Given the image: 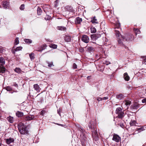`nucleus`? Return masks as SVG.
Segmentation results:
<instances>
[{
    "label": "nucleus",
    "instance_id": "obj_1",
    "mask_svg": "<svg viewBox=\"0 0 146 146\" xmlns=\"http://www.w3.org/2000/svg\"><path fill=\"white\" fill-rule=\"evenodd\" d=\"M88 127L90 129L92 130V135L95 141L98 140L99 138L97 131V129L96 128L95 125L94 124H92V122H90L89 123Z\"/></svg>",
    "mask_w": 146,
    "mask_h": 146
},
{
    "label": "nucleus",
    "instance_id": "obj_2",
    "mask_svg": "<svg viewBox=\"0 0 146 146\" xmlns=\"http://www.w3.org/2000/svg\"><path fill=\"white\" fill-rule=\"evenodd\" d=\"M115 113L118 115V117L119 118H121L124 115V113L122 111V109L120 107H118L116 108Z\"/></svg>",
    "mask_w": 146,
    "mask_h": 146
},
{
    "label": "nucleus",
    "instance_id": "obj_3",
    "mask_svg": "<svg viewBox=\"0 0 146 146\" xmlns=\"http://www.w3.org/2000/svg\"><path fill=\"white\" fill-rule=\"evenodd\" d=\"M131 103V102L129 100H126L124 101L122 104V108H123V107H124L125 110L127 109Z\"/></svg>",
    "mask_w": 146,
    "mask_h": 146
},
{
    "label": "nucleus",
    "instance_id": "obj_4",
    "mask_svg": "<svg viewBox=\"0 0 146 146\" xmlns=\"http://www.w3.org/2000/svg\"><path fill=\"white\" fill-rule=\"evenodd\" d=\"M36 118L33 115H30L28 116H25L24 117V119L26 121H30L33 119H35Z\"/></svg>",
    "mask_w": 146,
    "mask_h": 146
},
{
    "label": "nucleus",
    "instance_id": "obj_5",
    "mask_svg": "<svg viewBox=\"0 0 146 146\" xmlns=\"http://www.w3.org/2000/svg\"><path fill=\"white\" fill-rule=\"evenodd\" d=\"M81 40L85 43H88L89 41V38L87 35H84L82 36Z\"/></svg>",
    "mask_w": 146,
    "mask_h": 146
},
{
    "label": "nucleus",
    "instance_id": "obj_6",
    "mask_svg": "<svg viewBox=\"0 0 146 146\" xmlns=\"http://www.w3.org/2000/svg\"><path fill=\"white\" fill-rule=\"evenodd\" d=\"M19 131L21 134L27 135L28 134V131L27 129V127L19 130Z\"/></svg>",
    "mask_w": 146,
    "mask_h": 146
},
{
    "label": "nucleus",
    "instance_id": "obj_7",
    "mask_svg": "<svg viewBox=\"0 0 146 146\" xmlns=\"http://www.w3.org/2000/svg\"><path fill=\"white\" fill-rule=\"evenodd\" d=\"M112 140L117 142H119L121 141V138L118 135L114 134Z\"/></svg>",
    "mask_w": 146,
    "mask_h": 146
},
{
    "label": "nucleus",
    "instance_id": "obj_8",
    "mask_svg": "<svg viewBox=\"0 0 146 146\" xmlns=\"http://www.w3.org/2000/svg\"><path fill=\"white\" fill-rule=\"evenodd\" d=\"M14 46L13 47V48L11 50V52L13 54H15L16 52L21 50L23 49V47L21 46L17 47L15 49H14Z\"/></svg>",
    "mask_w": 146,
    "mask_h": 146
},
{
    "label": "nucleus",
    "instance_id": "obj_9",
    "mask_svg": "<svg viewBox=\"0 0 146 146\" xmlns=\"http://www.w3.org/2000/svg\"><path fill=\"white\" fill-rule=\"evenodd\" d=\"M82 20L81 18L77 17L75 19V22L76 24H80L82 22Z\"/></svg>",
    "mask_w": 146,
    "mask_h": 146
},
{
    "label": "nucleus",
    "instance_id": "obj_10",
    "mask_svg": "<svg viewBox=\"0 0 146 146\" xmlns=\"http://www.w3.org/2000/svg\"><path fill=\"white\" fill-rule=\"evenodd\" d=\"M3 7L5 8H9V2L7 1H4L3 3Z\"/></svg>",
    "mask_w": 146,
    "mask_h": 146
},
{
    "label": "nucleus",
    "instance_id": "obj_11",
    "mask_svg": "<svg viewBox=\"0 0 146 146\" xmlns=\"http://www.w3.org/2000/svg\"><path fill=\"white\" fill-rule=\"evenodd\" d=\"M33 88L37 92H40V88L39 85L37 84H35L33 85Z\"/></svg>",
    "mask_w": 146,
    "mask_h": 146
},
{
    "label": "nucleus",
    "instance_id": "obj_12",
    "mask_svg": "<svg viewBox=\"0 0 146 146\" xmlns=\"http://www.w3.org/2000/svg\"><path fill=\"white\" fill-rule=\"evenodd\" d=\"M65 40L67 42H70L71 41V37L69 35H66L64 37Z\"/></svg>",
    "mask_w": 146,
    "mask_h": 146
},
{
    "label": "nucleus",
    "instance_id": "obj_13",
    "mask_svg": "<svg viewBox=\"0 0 146 146\" xmlns=\"http://www.w3.org/2000/svg\"><path fill=\"white\" fill-rule=\"evenodd\" d=\"M115 31L116 36L117 37H118V38H120V37H121V38H122L123 39H125L124 37L121 35L119 31L115 30Z\"/></svg>",
    "mask_w": 146,
    "mask_h": 146
},
{
    "label": "nucleus",
    "instance_id": "obj_14",
    "mask_svg": "<svg viewBox=\"0 0 146 146\" xmlns=\"http://www.w3.org/2000/svg\"><path fill=\"white\" fill-rule=\"evenodd\" d=\"M26 126H25L24 124L22 123H20L18 125V127L19 130L20 129H22L23 128L25 127Z\"/></svg>",
    "mask_w": 146,
    "mask_h": 146
},
{
    "label": "nucleus",
    "instance_id": "obj_15",
    "mask_svg": "<svg viewBox=\"0 0 146 146\" xmlns=\"http://www.w3.org/2000/svg\"><path fill=\"white\" fill-rule=\"evenodd\" d=\"M66 9L69 12H72L73 11V9L71 6H67L65 7Z\"/></svg>",
    "mask_w": 146,
    "mask_h": 146
},
{
    "label": "nucleus",
    "instance_id": "obj_16",
    "mask_svg": "<svg viewBox=\"0 0 146 146\" xmlns=\"http://www.w3.org/2000/svg\"><path fill=\"white\" fill-rule=\"evenodd\" d=\"M124 38L125 39H123V40H124L125 39L126 40H127V39H125L124 37ZM121 39H122V40H123L122 38H121V37H120V38H118V42L120 45L122 46L123 45V42L121 40Z\"/></svg>",
    "mask_w": 146,
    "mask_h": 146
},
{
    "label": "nucleus",
    "instance_id": "obj_17",
    "mask_svg": "<svg viewBox=\"0 0 146 146\" xmlns=\"http://www.w3.org/2000/svg\"><path fill=\"white\" fill-rule=\"evenodd\" d=\"M123 77L124 79L127 81H129L130 79L129 76L128 75L127 73L126 72L124 74Z\"/></svg>",
    "mask_w": 146,
    "mask_h": 146
},
{
    "label": "nucleus",
    "instance_id": "obj_18",
    "mask_svg": "<svg viewBox=\"0 0 146 146\" xmlns=\"http://www.w3.org/2000/svg\"><path fill=\"white\" fill-rule=\"evenodd\" d=\"M91 22L92 23L98 24V22L95 17L91 18Z\"/></svg>",
    "mask_w": 146,
    "mask_h": 146
},
{
    "label": "nucleus",
    "instance_id": "obj_19",
    "mask_svg": "<svg viewBox=\"0 0 146 146\" xmlns=\"http://www.w3.org/2000/svg\"><path fill=\"white\" fill-rule=\"evenodd\" d=\"M16 116L18 117H21L23 115V113L20 111H17L16 113Z\"/></svg>",
    "mask_w": 146,
    "mask_h": 146
},
{
    "label": "nucleus",
    "instance_id": "obj_20",
    "mask_svg": "<svg viewBox=\"0 0 146 146\" xmlns=\"http://www.w3.org/2000/svg\"><path fill=\"white\" fill-rule=\"evenodd\" d=\"M0 63H1V65H3L5 63V59L2 57H0Z\"/></svg>",
    "mask_w": 146,
    "mask_h": 146
},
{
    "label": "nucleus",
    "instance_id": "obj_21",
    "mask_svg": "<svg viewBox=\"0 0 146 146\" xmlns=\"http://www.w3.org/2000/svg\"><path fill=\"white\" fill-rule=\"evenodd\" d=\"M123 96L122 94H119L116 96L117 98L119 100H122L123 98Z\"/></svg>",
    "mask_w": 146,
    "mask_h": 146
},
{
    "label": "nucleus",
    "instance_id": "obj_22",
    "mask_svg": "<svg viewBox=\"0 0 146 146\" xmlns=\"http://www.w3.org/2000/svg\"><path fill=\"white\" fill-rule=\"evenodd\" d=\"M5 71V69L3 65H1L0 66V73H3Z\"/></svg>",
    "mask_w": 146,
    "mask_h": 146
},
{
    "label": "nucleus",
    "instance_id": "obj_23",
    "mask_svg": "<svg viewBox=\"0 0 146 146\" xmlns=\"http://www.w3.org/2000/svg\"><path fill=\"white\" fill-rule=\"evenodd\" d=\"M25 42L27 44H30L32 42V41L30 39H25L24 40Z\"/></svg>",
    "mask_w": 146,
    "mask_h": 146
},
{
    "label": "nucleus",
    "instance_id": "obj_24",
    "mask_svg": "<svg viewBox=\"0 0 146 146\" xmlns=\"http://www.w3.org/2000/svg\"><path fill=\"white\" fill-rule=\"evenodd\" d=\"M136 121L134 120H131L130 122V124L131 126H135L136 124Z\"/></svg>",
    "mask_w": 146,
    "mask_h": 146
},
{
    "label": "nucleus",
    "instance_id": "obj_25",
    "mask_svg": "<svg viewBox=\"0 0 146 146\" xmlns=\"http://www.w3.org/2000/svg\"><path fill=\"white\" fill-rule=\"evenodd\" d=\"M58 29L60 30H65L66 29V28L64 26H59L57 27Z\"/></svg>",
    "mask_w": 146,
    "mask_h": 146
},
{
    "label": "nucleus",
    "instance_id": "obj_26",
    "mask_svg": "<svg viewBox=\"0 0 146 146\" xmlns=\"http://www.w3.org/2000/svg\"><path fill=\"white\" fill-rule=\"evenodd\" d=\"M19 43V38L18 37L16 38L14 40V44L15 45H17Z\"/></svg>",
    "mask_w": 146,
    "mask_h": 146
},
{
    "label": "nucleus",
    "instance_id": "obj_27",
    "mask_svg": "<svg viewBox=\"0 0 146 146\" xmlns=\"http://www.w3.org/2000/svg\"><path fill=\"white\" fill-rule=\"evenodd\" d=\"M29 56L31 60H34L35 58L34 54L33 53H31L29 54Z\"/></svg>",
    "mask_w": 146,
    "mask_h": 146
},
{
    "label": "nucleus",
    "instance_id": "obj_28",
    "mask_svg": "<svg viewBox=\"0 0 146 146\" xmlns=\"http://www.w3.org/2000/svg\"><path fill=\"white\" fill-rule=\"evenodd\" d=\"M49 47L54 49H56L57 48V45L54 44H51L49 45Z\"/></svg>",
    "mask_w": 146,
    "mask_h": 146
},
{
    "label": "nucleus",
    "instance_id": "obj_29",
    "mask_svg": "<svg viewBox=\"0 0 146 146\" xmlns=\"http://www.w3.org/2000/svg\"><path fill=\"white\" fill-rule=\"evenodd\" d=\"M15 71L18 73H21V70L19 68H16L15 69Z\"/></svg>",
    "mask_w": 146,
    "mask_h": 146
},
{
    "label": "nucleus",
    "instance_id": "obj_30",
    "mask_svg": "<svg viewBox=\"0 0 146 146\" xmlns=\"http://www.w3.org/2000/svg\"><path fill=\"white\" fill-rule=\"evenodd\" d=\"M91 32L92 33H95L96 32V30L94 27H91L90 28Z\"/></svg>",
    "mask_w": 146,
    "mask_h": 146
},
{
    "label": "nucleus",
    "instance_id": "obj_31",
    "mask_svg": "<svg viewBox=\"0 0 146 146\" xmlns=\"http://www.w3.org/2000/svg\"><path fill=\"white\" fill-rule=\"evenodd\" d=\"M37 14L38 15H41L42 13V10L40 7H38L37 8Z\"/></svg>",
    "mask_w": 146,
    "mask_h": 146
},
{
    "label": "nucleus",
    "instance_id": "obj_32",
    "mask_svg": "<svg viewBox=\"0 0 146 146\" xmlns=\"http://www.w3.org/2000/svg\"><path fill=\"white\" fill-rule=\"evenodd\" d=\"M134 30L136 35L137 34H139L140 33V31L138 29H134Z\"/></svg>",
    "mask_w": 146,
    "mask_h": 146
},
{
    "label": "nucleus",
    "instance_id": "obj_33",
    "mask_svg": "<svg viewBox=\"0 0 146 146\" xmlns=\"http://www.w3.org/2000/svg\"><path fill=\"white\" fill-rule=\"evenodd\" d=\"M46 63L48 64V66L49 67H52V66H54V65L53 64L52 62H49L48 61H47L46 62Z\"/></svg>",
    "mask_w": 146,
    "mask_h": 146
},
{
    "label": "nucleus",
    "instance_id": "obj_34",
    "mask_svg": "<svg viewBox=\"0 0 146 146\" xmlns=\"http://www.w3.org/2000/svg\"><path fill=\"white\" fill-rule=\"evenodd\" d=\"M145 130V129H144V126H143L142 127L139 128L137 130V131H138L139 132H140L141 131H143V130Z\"/></svg>",
    "mask_w": 146,
    "mask_h": 146
},
{
    "label": "nucleus",
    "instance_id": "obj_35",
    "mask_svg": "<svg viewBox=\"0 0 146 146\" xmlns=\"http://www.w3.org/2000/svg\"><path fill=\"white\" fill-rule=\"evenodd\" d=\"M87 48L88 51L90 52H92L94 50V48L91 47H89Z\"/></svg>",
    "mask_w": 146,
    "mask_h": 146
},
{
    "label": "nucleus",
    "instance_id": "obj_36",
    "mask_svg": "<svg viewBox=\"0 0 146 146\" xmlns=\"http://www.w3.org/2000/svg\"><path fill=\"white\" fill-rule=\"evenodd\" d=\"M14 121L13 117L10 116V123H13Z\"/></svg>",
    "mask_w": 146,
    "mask_h": 146
},
{
    "label": "nucleus",
    "instance_id": "obj_37",
    "mask_svg": "<svg viewBox=\"0 0 146 146\" xmlns=\"http://www.w3.org/2000/svg\"><path fill=\"white\" fill-rule=\"evenodd\" d=\"M25 8V5L24 4H22L20 7V9L21 10H23Z\"/></svg>",
    "mask_w": 146,
    "mask_h": 146
},
{
    "label": "nucleus",
    "instance_id": "obj_38",
    "mask_svg": "<svg viewBox=\"0 0 146 146\" xmlns=\"http://www.w3.org/2000/svg\"><path fill=\"white\" fill-rule=\"evenodd\" d=\"M50 18V17L48 15H46L45 17V20H49Z\"/></svg>",
    "mask_w": 146,
    "mask_h": 146
},
{
    "label": "nucleus",
    "instance_id": "obj_39",
    "mask_svg": "<svg viewBox=\"0 0 146 146\" xmlns=\"http://www.w3.org/2000/svg\"><path fill=\"white\" fill-rule=\"evenodd\" d=\"M73 67L74 69H76L77 68V66L75 63L73 64Z\"/></svg>",
    "mask_w": 146,
    "mask_h": 146
},
{
    "label": "nucleus",
    "instance_id": "obj_40",
    "mask_svg": "<svg viewBox=\"0 0 146 146\" xmlns=\"http://www.w3.org/2000/svg\"><path fill=\"white\" fill-rule=\"evenodd\" d=\"M61 110L60 109H59L58 110V113L59 114L60 116H61L60 113L61 112Z\"/></svg>",
    "mask_w": 146,
    "mask_h": 146
},
{
    "label": "nucleus",
    "instance_id": "obj_41",
    "mask_svg": "<svg viewBox=\"0 0 146 146\" xmlns=\"http://www.w3.org/2000/svg\"><path fill=\"white\" fill-rule=\"evenodd\" d=\"M45 113V111L44 110H42L40 112V114L41 115H43Z\"/></svg>",
    "mask_w": 146,
    "mask_h": 146
},
{
    "label": "nucleus",
    "instance_id": "obj_42",
    "mask_svg": "<svg viewBox=\"0 0 146 146\" xmlns=\"http://www.w3.org/2000/svg\"><path fill=\"white\" fill-rule=\"evenodd\" d=\"M14 141V139L13 138H10V143H11L13 142Z\"/></svg>",
    "mask_w": 146,
    "mask_h": 146
},
{
    "label": "nucleus",
    "instance_id": "obj_43",
    "mask_svg": "<svg viewBox=\"0 0 146 146\" xmlns=\"http://www.w3.org/2000/svg\"><path fill=\"white\" fill-rule=\"evenodd\" d=\"M116 26L117 27V28H119L120 26V23H117V24H116Z\"/></svg>",
    "mask_w": 146,
    "mask_h": 146
},
{
    "label": "nucleus",
    "instance_id": "obj_44",
    "mask_svg": "<svg viewBox=\"0 0 146 146\" xmlns=\"http://www.w3.org/2000/svg\"><path fill=\"white\" fill-rule=\"evenodd\" d=\"M97 100L98 101H100L102 100V98H100V97H98L97 98Z\"/></svg>",
    "mask_w": 146,
    "mask_h": 146
},
{
    "label": "nucleus",
    "instance_id": "obj_45",
    "mask_svg": "<svg viewBox=\"0 0 146 146\" xmlns=\"http://www.w3.org/2000/svg\"><path fill=\"white\" fill-rule=\"evenodd\" d=\"M12 86H15L16 87H18V85H17V84L15 83H13V84L12 85Z\"/></svg>",
    "mask_w": 146,
    "mask_h": 146
},
{
    "label": "nucleus",
    "instance_id": "obj_46",
    "mask_svg": "<svg viewBox=\"0 0 146 146\" xmlns=\"http://www.w3.org/2000/svg\"><path fill=\"white\" fill-rule=\"evenodd\" d=\"M143 103H146V98H144L142 100Z\"/></svg>",
    "mask_w": 146,
    "mask_h": 146
},
{
    "label": "nucleus",
    "instance_id": "obj_47",
    "mask_svg": "<svg viewBox=\"0 0 146 146\" xmlns=\"http://www.w3.org/2000/svg\"><path fill=\"white\" fill-rule=\"evenodd\" d=\"M108 99V97H104V98H102V100H106Z\"/></svg>",
    "mask_w": 146,
    "mask_h": 146
},
{
    "label": "nucleus",
    "instance_id": "obj_48",
    "mask_svg": "<svg viewBox=\"0 0 146 146\" xmlns=\"http://www.w3.org/2000/svg\"><path fill=\"white\" fill-rule=\"evenodd\" d=\"M120 125L122 128H123L124 127V125L123 123L120 124Z\"/></svg>",
    "mask_w": 146,
    "mask_h": 146
},
{
    "label": "nucleus",
    "instance_id": "obj_49",
    "mask_svg": "<svg viewBox=\"0 0 146 146\" xmlns=\"http://www.w3.org/2000/svg\"><path fill=\"white\" fill-rule=\"evenodd\" d=\"M5 89L7 91H9V86H7L5 87Z\"/></svg>",
    "mask_w": 146,
    "mask_h": 146
},
{
    "label": "nucleus",
    "instance_id": "obj_50",
    "mask_svg": "<svg viewBox=\"0 0 146 146\" xmlns=\"http://www.w3.org/2000/svg\"><path fill=\"white\" fill-rule=\"evenodd\" d=\"M6 141L7 143L8 144H9V139H7L6 140Z\"/></svg>",
    "mask_w": 146,
    "mask_h": 146
},
{
    "label": "nucleus",
    "instance_id": "obj_51",
    "mask_svg": "<svg viewBox=\"0 0 146 146\" xmlns=\"http://www.w3.org/2000/svg\"><path fill=\"white\" fill-rule=\"evenodd\" d=\"M143 63L146 64V59L144 60L143 61Z\"/></svg>",
    "mask_w": 146,
    "mask_h": 146
},
{
    "label": "nucleus",
    "instance_id": "obj_52",
    "mask_svg": "<svg viewBox=\"0 0 146 146\" xmlns=\"http://www.w3.org/2000/svg\"><path fill=\"white\" fill-rule=\"evenodd\" d=\"M43 46L44 47H46L47 46V45L46 44H44L43 45Z\"/></svg>",
    "mask_w": 146,
    "mask_h": 146
},
{
    "label": "nucleus",
    "instance_id": "obj_53",
    "mask_svg": "<svg viewBox=\"0 0 146 146\" xmlns=\"http://www.w3.org/2000/svg\"><path fill=\"white\" fill-rule=\"evenodd\" d=\"M7 120L8 121H9V118L8 117L7 118Z\"/></svg>",
    "mask_w": 146,
    "mask_h": 146
},
{
    "label": "nucleus",
    "instance_id": "obj_54",
    "mask_svg": "<svg viewBox=\"0 0 146 146\" xmlns=\"http://www.w3.org/2000/svg\"><path fill=\"white\" fill-rule=\"evenodd\" d=\"M144 127V129H146V125H145L143 126Z\"/></svg>",
    "mask_w": 146,
    "mask_h": 146
},
{
    "label": "nucleus",
    "instance_id": "obj_55",
    "mask_svg": "<svg viewBox=\"0 0 146 146\" xmlns=\"http://www.w3.org/2000/svg\"><path fill=\"white\" fill-rule=\"evenodd\" d=\"M58 125H60L61 126H62V124H58Z\"/></svg>",
    "mask_w": 146,
    "mask_h": 146
},
{
    "label": "nucleus",
    "instance_id": "obj_56",
    "mask_svg": "<svg viewBox=\"0 0 146 146\" xmlns=\"http://www.w3.org/2000/svg\"><path fill=\"white\" fill-rule=\"evenodd\" d=\"M87 78H89V76L87 77Z\"/></svg>",
    "mask_w": 146,
    "mask_h": 146
},
{
    "label": "nucleus",
    "instance_id": "obj_57",
    "mask_svg": "<svg viewBox=\"0 0 146 146\" xmlns=\"http://www.w3.org/2000/svg\"><path fill=\"white\" fill-rule=\"evenodd\" d=\"M87 78H89V76L87 77Z\"/></svg>",
    "mask_w": 146,
    "mask_h": 146
},
{
    "label": "nucleus",
    "instance_id": "obj_58",
    "mask_svg": "<svg viewBox=\"0 0 146 146\" xmlns=\"http://www.w3.org/2000/svg\"><path fill=\"white\" fill-rule=\"evenodd\" d=\"M56 1H58V0H56Z\"/></svg>",
    "mask_w": 146,
    "mask_h": 146
},
{
    "label": "nucleus",
    "instance_id": "obj_59",
    "mask_svg": "<svg viewBox=\"0 0 146 146\" xmlns=\"http://www.w3.org/2000/svg\"><path fill=\"white\" fill-rule=\"evenodd\" d=\"M49 42H52L51 41H49Z\"/></svg>",
    "mask_w": 146,
    "mask_h": 146
},
{
    "label": "nucleus",
    "instance_id": "obj_60",
    "mask_svg": "<svg viewBox=\"0 0 146 146\" xmlns=\"http://www.w3.org/2000/svg\"><path fill=\"white\" fill-rule=\"evenodd\" d=\"M9 89H10V88H9Z\"/></svg>",
    "mask_w": 146,
    "mask_h": 146
},
{
    "label": "nucleus",
    "instance_id": "obj_61",
    "mask_svg": "<svg viewBox=\"0 0 146 146\" xmlns=\"http://www.w3.org/2000/svg\"><path fill=\"white\" fill-rule=\"evenodd\" d=\"M1 146V144H0V146Z\"/></svg>",
    "mask_w": 146,
    "mask_h": 146
}]
</instances>
